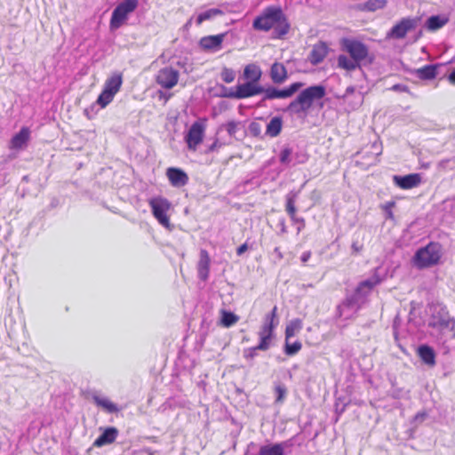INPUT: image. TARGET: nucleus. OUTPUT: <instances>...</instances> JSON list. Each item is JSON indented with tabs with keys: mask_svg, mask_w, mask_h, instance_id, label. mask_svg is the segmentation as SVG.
Instances as JSON below:
<instances>
[{
	"mask_svg": "<svg viewBox=\"0 0 455 455\" xmlns=\"http://www.w3.org/2000/svg\"><path fill=\"white\" fill-rule=\"evenodd\" d=\"M301 348V343L299 341H295L293 343H290L289 340L285 339L284 345V353L287 355H296Z\"/></svg>",
	"mask_w": 455,
	"mask_h": 455,
	"instance_id": "nucleus-37",
	"label": "nucleus"
},
{
	"mask_svg": "<svg viewBox=\"0 0 455 455\" xmlns=\"http://www.w3.org/2000/svg\"><path fill=\"white\" fill-rule=\"evenodd\" d=\"M123 84V75L121 72H114L110 77H108L105 84L103 89L116 94L121 86Z\"/></svg>",
	"mask_w": 455,
	"mask_h": 455,
	"instance_id": "nucleus-21",
	"label": "nucleus"
},
{
	"mask_svg": "<svg viewBox=\"0 0 455 455\" xmlns=\"http://www.w3.org/2000/svg\"><path fill=\"white\" fill-rule=\"evenodd\" d=\"M417 21L411 18H403L388 32V36L395 39H403L407 33L415 29Z\"/></svg>",
	"mask_w": 455,
	"mask_h": 455,
	"instance_id": "nucleus-11",
	"label": "nucleus"
},
{
	"mask_svg": "<svg viewBox=\"0 0 455 455\" xmlns=\"http://www.w3.org/2000/svg\"><path fill=\"white\" fill-rule=\"evenodd\" d=\"M269 76L274 84H283L288 78L285 66L281 62H274L270 68Z\"/></svg>",
	"mask_w": 455,
	"mask_h": 455,
	"instance_id": "nucleus-17",
	"label": "nucleus"
},
{
	"mask_svg": "<svg viewBox=\"0 0 455 455\" xmlns=\"http://www.w3.org/2000/svg\"><path fill=\"white\" fill-rule=\"evenodd\" d=\"M239 320L238 315L228 310L221 311L220 324L223 327L229 328L235 324Z\"/></svg>",
	"mask_w": 455,
	"mask_h": 455,
	"instance_id": "nucleus-29",
	"label": "nucleus"
},
{
	"mask_svg": "<svg viewBox=\"0 0 455 455\" xmlns=\"http://www.w3.org/2000/svg\"><path fill=\"white\" fill-rule=\"evenodd\" d=\"M442 257V244L437 242H430L415 252L412 262L419 269L429 268L438 265Z\"/></svg>",
	"mask_w": 455,
	"mask_h": 455,
	"instance_id": "nucleus-3",
	"label": "nucleus"
},
{
	"mask_svg": "<svg viewBox=\"0 0 455 455\" xmlns=\"http://www.w3.org/2000/svg\"><path fill=\"white\" fill-rule=\"evenodd\" d=\"M96 107H97V105H96V103H95L94 105L91 106V108H86V109L84 110V114H85V116H86L89 119H92V118L96 115V113H97V111H98V110H96V109H95V108H96Z\"/></svg>",
	"mask_w": 455,
	"mask_h": 455,
	"instance_id": "nucleus-45",
	"label": "nucleus"
},
{
	"mask_svg": "<svg viewBox=\"0 0 455 455\" xmlns=\"http://www.w3.org/2000/svg\"><path fill=\"white\" fill-rule=\"evenodd\" d=\"M307 61L313 64V50H311L307 57Z\"/></svg>",
	"mask_w": 455,
	"mask_h": 455,
	"instance_id": "nucleus-54",
	"label": "nucleus"
},
{
	"mask_svg": "<svg viewBox=\"0 0 455 455\" xmlns=\"http://www.w3.org/2000/svg\"><path fill=\"white\" fill-rule=\"evenodd\" d=\"M411 432H412V429H411V428H407V429H405V431H404V435H405V436H404V437H403L402 439H406V438L411 437Z\"/></svg>",
	"mask_w": 455,
	"mask_h": 455,
	"instance_id": "nucleus-53",
	"label": "nucleus"
},
{
	"mask_svg": "<svg viewBox=\"0 0 455 455\" xmlns=\"http://www.w3.org/2000/svg\"><path fill=\"white\" fill-rule=\"evenodd\" d=\"M243 126L242 125V123L241 122H237V121H228L227 124H224L220 126V129L224 128L227 132L228 133V135L230 137H233L235 138V140H239V139H242L244 137L245 135V132H243L242 133V136L241 138H238L237 137V133L238 132L241 130V128H243Z\"/></svg>",
	"mask_w": 455,
	"mask_h": 455,
	"instance_id": "nucleus-27",
	"label": "nucleus"
},
{
	"mask_svg": "<svg viewBox=\"0 0 455 455\" xmlns=\"http://www.w3.org/2000/svg\"><path fill=\"white\" fill-rule=\"evenodd\" d=\"M387 0H367L363 4V11L366 12H376L380 9H384L387 6Z\"/></svg>",
	"mask_w": 455,
	"mask_h": 455,
	"instance_id": "nucleus-30",
	"label": "nucleus"
},
{
	"mask_svg": "<svg viewBox=\"0 0 455 455\" xmlns=\"http://www.w3.org/2000/svg\"><path fill=\"white\" fill-rule=\"evenodd\" d=\"M211 258L209 252L205 249H201L199 253V260L196 269L197 275L201 281H207L210 273Z\"/></svg>",
	"mask_w": 455,
	"mask_h": 455,
	"instance_id": "nucleus-16",
	"label": "nucleus"
},
{
	"mask_svg": "<svg viewBox=\"0 0 455 455\" xmlns=\"http://www.w3.org/2000/svg\"><path fill=\"white\" fill-rule=\"evenodd\" d=\"M115 95L116 94L103 89L98 96L96 105L100 106V108H106L113 100Z\"/></svg>",
	"mask_w": 455,
	"mask_h": 455,
	"instance_id": "nucleus-34",
	"label": "nucleus"
},
{
	"mask_svg": "<svg viewBox=\"0 0 455 455\" xmlns=\"http://www.w3.org/2000/svg\"><path fill=\"white\" fill-rule=\"evenodd\" d=\"M51 205H52V207L56 205V204H55V200H52V202Z\"/></svg>",
	"mask_w": 455,
	"mask_h": 455,
	"instance_id": "nucleus-62",
	"label": "nucleus"
},
{
	"mask_svg": "<svg viewBox=\"0 0 455 455\" xmlns=\"http://www.w3.org/2000/svg\"><path fill=\"white\" fill-rule=\"evenodd\" d=\"M227 33L203 36L198 44L204 52H217L221 49Z\"/></svg>",
	"mask_w": 455,
	"mask_h": 455,
	"instance_id": "nucleus-13",
	"label": "nucleus"
},
{
	"mask_svg": "<svg viewBox=\"0 0 455 455\" xmlns=\"http://www.w3.org/2000/svg\"><path fill=\"white\" fill-rule=\"evenodd\" d=\"M278 226L280 227L281 233H286V227L283 219L279 220Z\"/></svg>",
	"mask_w": 455,
	"mask_h": 455,
	"instance_id": "nucleus-49",
	"label": "nucleus"
},
{
	"mask_svg": "<svg viewBox=\"0 0 455 455\" xmlns=\"http://www.w3.org/2000/svg\"><path fill=\"white\" fill-rule=\"evenodd\" d=\"M92 400L98 407L108 413H116L119 411L117 404L111 402L108 397L94 395Z\"/></svg>",
	"mask_w": 455,
	"mask_h": 455,
	"instance_id": "nucleus-22",
	"label": "nucleus"
},
{
	"mask_svg": "<svg viewBox=\"0 0 455 455\" xmlns=\"http://www.w3.org/2000/svg\"><path fill=\"white\" fill-rule=\"evenodd\" d=\"M380 282H381L380 277L378 275H375L371 278L361 282L358 284L357 291L358 292H363L365 289L368 290V291H371L376 285L379 284Z\"/></svg>",
	"mask_w": 455,
	"mask_h": 455,
	"instance_id": "nucleus-31",
	"label": "nucleus"
},
{
	"mask_svg": "<svg viewBox=\"0 0 455 455\" xmlns=\"http://www.w3.org/2000/svg\"><path fill=\"white\" fill-rule=\"evenodd\" d=\"M216 88L218 89V92L215 93L216 96L220 98H228V99H236L235 91L232 88H228L223 84H217Z\"/></svg>",
	"mask_w": 455,
	"mask_h": 455,
	"instance_id": "nucleus-36",
	"label": "nucleus"
},
{
	"mask_svg": "<svg viewBox=\"0 0 455 455\" xmlns=\"http://www.w3.org/2000/svg\"><path fill=\"white\" fill-rule=\"evenodd\" d=\"M192 20H193V17H191L186 23L185 25L183 26V28L185 30H188L192 25Z\"/></svg>",
	"mask_w": 455,
	"mask_h": 455,
	"instance_id": "nucleus-52",
	"label": "nucleus"
},
{
	"mask_svg": "<svg viewBox=\"0 0 455 455\" xmlns=\"http://www.w3.org/2000/svg\"><path fill=\"white\" fill-rule=\"evenodd\" d=\"M252 28L255 30L265 32L273 28L272 37L283 38L288 34L290 24L281 7L269 6L253 20Z\"/></svg>",
	"mask_w": 455,
	"mask_h": 455,
	"instance_id": "nucleus-1",
	"label": "nucleus"
},
{
	"mask_svg": "<svg viewBox=\"0 0 455 455\" xmlns=\"http://www.w3.org/2000/svg\"><path fill=\"white\" fill-rule=\"evenodd\" d=\"M30 137V130L28 127H22L17 133H15L10 141V148L20 149L24 148Z\"/></svg>",
	"mask_w": 455,
	"mask_h": 455,
	"instance_id": "nucleus-18",
	"label": "nucleus"
},
{
	"mask_svg": "<svg viewBox=\"0 0 455 455\" xmlns=\"http://www.w3.org/2000/svg\"><path fill=\"white\" fill-rule=\"evenodd\" d=\"M311 257V252L310 251H306L302 254L300 259L302 262H307Z\"/></svg>",
	"mask_w": 455,
	"mask_h": 455,
	"instance_id": "nucleus-50",
	"label": "nucleus"
},
{
	"mask_svg": "<svg viewBox=\"0 0 455 455\" xmlns=\"http://www.w3.org/2000/svg\"><path fill=\"white\" fill-rule=\"evenodd\" d=\"M205 385H206V383L203 380L198 383V387H204Z\"/></svg>",
	"mask_w": 455,
	"mask_h": 455,
	"instance_id": "nucleus-58",
	"label": "nucleus"
},
{
	"mask_svg": "<svg viewBox=\"0 0 455 455\" xmlns=\"http://www.w3.org/2000/svg\"><path fill=\"white\" fill-rule=\"evenodd\" d=\"M453 336H454V338H455V332H454V335H453Z\"/></svg>",
	"mask_w": 455,
	"mask_h": 455,
	"instance_id": "nucleus-63",
	"label": "nucleus"
},
{
	"mask_svg": "<svg viewBox=\"0 0 455 455\" xmlns=\"http://www.w3.org/2000/svg\"><path fill=\"white\" fill-rule=\"evenodd\" d=\"M283 127V119L281 116H275L271 118L267 124L266 135L269 137H276L280 134Z\"/></svg>",
	"mask_w": 455,
	"mask_h": 455,
	"instance_id": "nucleus-25",
	"label": "nucleus"
},
{
	"mask_svg": "<svg viewBox=\"0 0 455 455\" xmlns=\"http://www.w3.org/2000/svg\"><path fill=\"white\" fill-rule=\"evenodd\" d=\"M258 350H259V349L257 348V346L256 347H249V348H245L243 350V357L246 360H252L257 355V351Z\"/></svg>",
	"mask_w": 455,
	"mask_h": 455,
	"instance_id": "nucleus-42",
	"label": "nucleus"
},
{
	"mask_svg": "<svg viewBox=\"0 0 455 455\" xmlns=\"http://www.w3.org/2000/svg\"><path fill=\"white\" fill-rule=\"evenodd\" d=\"M393 181L401 189L408 190L417 188L421 183V175L419 173H411L404 176L395 175Z\"/></svg>",
	"mask_w": 455,
	"mask_h": 455,
	"instance_id": "nucleus-14",
	"label": "nucleus"
},
{
	"mask_svg": "<svg viewBox=\"0 0 455 455\" xmlns=\"http://www.w3.org/2000/svg\"><path fill=\"white\" fill-rule=\"evenodd\" d=\"M117 435V428H104V431L95 439L92 445L100 448L111 444L116 439Z\"/></svg>",
	"mask_w": 455,
	"mask_h": 455,
	"instance_id": "nucleus-19",
	"label": "nucleus"
},
{
	"mask_svg": "<svg viewBox=\"0 0 455 455\" xmlns=\"http://www.w3.org/2000/svg\"><path fill=\"white\" fill-rule=\"evenodd\" d=\"M274 251H275V253H277V254H278V256H279L280 258H282V254H281V251H280V250H279V248H278V247H275Z\"/></svg>",
	"mask_w": 455,
	"mask_h": 455,
	"instance_id": "nucleus-56",
	"label": "nucleus"
},
{
	"mask_svg": "<svg viewBox=\"0 0 455 455\" xmlns=\"http://www.w3.org/2000/svg\"><path fill=\"white\" fill-rule=\"evenodd\" d=\"M166 176L174 188H181L188 184V176L185 171L178 167H169L166 170Z\"/></svg>",
	"mask_w": 455,
	"mask_h": 455,
	"instance_id": "nucleus-15",
	"label": "nucleus"
},
{
	"mask_svg": "<svg viewBox=\"0 0 455 455\" xmlns=\"http://www.w3.org/2000/svg\"><path fill=\"white\" fill-rule=\"evenodd\" d=\"M204 131L205 127L203 123L196 121L192 124L184 138L189 150L196 151L197 149L204 140Z\"/></svg>",
	"mask_w": 455,
	"mask_h": 455,
	"instance_id": "nucleus-9",
	"label": "nucleus"
},
{
	"mask_svg": "<svg viewBox=\"0 0 455 455\" xmlns=\"http://www.w3.org/2000/svg\"><path fill=\"white\" fill-rule=\"evenodd\" d=\"M223 11L219 8L208 9L204 12H200L196 19V24L200 26L204 21L212 20L218 15H222Z\"/></svg>",
	"mask_w": 455,
	"mask_h": 455,
	"instance_id": "nucleus-28",
	"label": "nucleus"
},
{
	"mask_svg": "<svg viewBox=\"0 0 455 455\" xmlns=\"http://www.w3.org/2000/svg\"><path fill=\"white\" fill-rule=\"evenodd\" d=\"M325 90L323 86H315V99H321L324 96Z\"/></svg>",
	"mask_w": 455,
	"mask_h": 455,
	"instance_id": "nucleus-46",
	"label": "nucleus"
},
{
	"mask_svg": "<svg viewBox=\"0 0 455 455\" xmlns=\"http://www.w3.org/2000/svg\"><path fill=\"white\" fill-rule=\"evenodd\" d=\"M292 150L290 148H284L282 149L279 155V161L282 164L288 165L291 163V156Z\"/></svg>",
	"mask_w": 455,
	"mask_h": 455,
	"instance_id": "nucleus-39",
	"label": "nucleus"
},
{
	"mask_svg": "<svg viewBox=\"0 0 455 455\" xmlns=\"http://www.w3.org/2000/svg\"><path fill=\"white\" fill-rule=\"evenodd\" d=\"M352 249L355 252L359 253L363 249V244H359L358 242H354L352 243Z\"/></svg>",
	"mask_w": 455,
	"mask_h": 455,
	"instance_id": "nucleus-48",
	"label": "nucleus"
},
{
	"mask_svg": "<svg viewBox=\"0 0 455 455\" xmlns=\"http://www.w3.org/2000/svg\"><path fill=\"white\" fill-rule=\"evenodd\" d=\"M274 393L275 396V403H283L287 395V387L283 382H275Z\"/></svg>",
	"mask_w": 455,
	"mask_h": 455,
	"instance_id": "nucleus-35",
	"label": "nucleus"
},
{
	"mask_svg": "<svg viewBox=\"0 0 455 455\" xmlns=\"http://www.w3.org/2000/svg\"><path fill=\"white\" fill-rule=\"evenodd\" d=\"M144 451H145L146 453H148V455H153V454L155 453V451H152L150 448H147V449H145V450H144Z\"/></svg>",
	"mask_w": 455,
	"mask_h": 455,
	"instance_id": "nucleus-55",
	"label": "nucleus"
},
{
	"mask_svg": "<svg viewBox=\"0 0 455 455\" xmlns=\"http://www.w3.org/2000/svg\"><path fill=\"white\" fill-rule=\"evenodd\" d=\"M235 392H236L237 394H243V389H241V388H239V387H236V388H235Z\"/></svg>",
	"mask_w": 455,
	"mask_h": 455,
	"instance_id": "nucleus-59",
	"label": "nucleus"
},
{
	"mask_svg": "<svg viewBox=\"0 0 455 455\" xmlns=\"http://www.w3.org/2000/svg\"><path fill=\"white\" fill-rule=\"evenodd\" d=\"M302 328V322L300 319H294L291 321L285 328V339L289 340L295 335V332Z\"/></svg>",
	"mask_w": 455,
	"mask_h": 455,
	"instance_id": "nucleus-32",
	"label": "nucleus"
},
{
	"mask_svg": "<svg viewBox=\"0 0 455 455\" xmlns=\"http://www.w3.org/2000/svg\"><path fill=\"white\" fill-rule=\"evenodd\" d=\"M247 250H248V244H247V243H244L241 244L239 247H237L236 254L238 256H242Z\"/></svg>",
	"mask_w": 455,
	"mask_h": 455,
	"instance_id": "nucleus-47",
	"label": "nucleus"
},
{
	"mask_svg": "<svg viewBox=\"0 0 455 455\" xmlns=\"http://www.w3.org/2000/svg\"><path fill=\"white\" fill-rule=\"evenodd\" d=\"M303 85L304 84L301 82H295L282 89L273 85H270L267 88L263 86V92L261 93L263 94V97L259 102V106H262V102L266 100L290 98L295 94Z\"/></svg>",
	"mask_w": 455,
	"mask_h": 455,
	"instance_id": "nucleus-8",
	"label": "nucleus"
},
{
	"mask_svg": "<svg viewBox=\"0 0 455 455\" xmlns=\"http://www.w3.org/2000/svg\"><path fill=\"white\" fill-rule=\"evenodd\" d=\"M448 81L450 84L455 85V69L449 75Z\"/></svg>",
	"mask_w": 455,
	"mask_h": 455,
	"instance_id": "nucleus-51",
	"label": "nucleus"
},
{
	"mask_svg": "<svg viewBox=\"0 0 455 455\" xmlns=\"http://www.w3.org/2000/svg\"><path fill=\"white\" fill-rule=\"evenodd\" d=\"M149 205L153 216L156 219L158 223L165 228L172 230L173 226L170 222V218L167 212L171 209V202L163 196H155L149 200Z\"/></svg>",
	"mask_w": 455,
	"mask_h": 455,
	"instance_id": "nucleus-6",
	"label": "nucleus"
},
{
	"mask_svg": "<svg viewBox=\"0 0 455 455\" xmlns=\"http://www.w3.org/2000/svg\"><path fill=\"white\" fill-rule=\"evenodd\" d=\"M417 354L421 361L428 366L435 365V350L428 345H421L417 349Z\"/></svg>",
	"mask_w": 455,
	"mask_h": 455,
	"instance_id": "nucleus-20",
	"label": "nucleus"
},
{
	"mask_svg": "<svg viewBox=\"0 0 455 455\" xmlns=\"http://www.w3.org/2000/svg\"><path fill=\"white\" fill-rule=\"evenodd\" d=\"M139 6V0H124L120 2L113 10L110 21L109 29L116 31L124 25L129 18Z\"/></svg>",
	"mask_w": 455,
	"mask_h": 455,
	"instance_id": "nucleus-5",
	"label": "nucleus"
},
{
	"mask_svg": "<svg viewBox=\"0 0 455 455\" xmlns=\"http://www.w3.org/2000/svg\"><path fill=\"white\" fill-rule=\"evenodd\" d=\"M220 77L223 82L230 84L235 78V72L232 68L224 67L220 72Z\"/></svg>",
	"mask_w": 455,
	"mask_h": 455,
	"instance_id": "nucleus-38",
	"label": "nucleus"
},
{
	"mask_svg": "<svg viewBox=\"0 0 455 455\" xmlns=\"http://www.w3.org/2000/svg\"><path fill=\"white\" fill-rule=\"evenodd\" d=\"M449 19L444 16L433 15L427 20V28L430 31H435L445 26Z\"/></svg>",
	"mask_w": 455,
	"mask_h": 455,
	"instance_id": "nucleus-26",
	"label": "nucleus"
},
{
	"mask_svg": "<svg viewBox=\"0 0 455 455\" xmlns=\"http://www.w3.org/2000/svg\"><path fill=\"white\" fill-rule=\"evenodd\" d=\"M286 212L291 216V218L295 220L299 221L298 219H295V212H296V207H295V202L292 197L288 196L286 200Z\"/></svg>",
	"mask_w": 455,
	"mask_h": 455,
	"instance_id": "nucleus-40",
	"label": "nucleus"
},
{
	"mask_svg": "<svg viewBox=\"0 0 455 455\" xmlns=\"http://www.w3.org/2000/svg\"><path fill=\"white\" fill-rule=\"evenodd\" d=\"M262 76L260 68L256 64H248L243 69V77L246 82L259 83Z\"/></svg>",
	"mask_w": 455,
	"mask_h": 455,
	"instance_id": "nucleus-23",
	"label": "nucleus"
},
{
	"mask_svg": "<svg viewBox=\"0 0 455 455\" xmlns=\"http://www.w3.org/2000/svg\"><path fill=\"white\" fill-rule=\"evenodd\" d=\"M179 80V71L172 67H164L158 71L156 83L164 89L173 88Z\"/></svg>",
	"mask_w": 455,
	"mask_h": 455,
	"instance_id": "nucleus-10",
	"label": "nucleus"
},
{
	"mask_svg": "<svg viewBox=\"0 0 455 455\" xmlns=\"http://www.w3.org/2000/svg\"><path fill=\"white\" fill-rule=\"evenodd\" d=\"M263 92V86L259 83L245 82L236 85L235 95L236 99H246L252 96L261 94Z\"/></svg>",
	"mask_w": 455,
	"mask_h": 455,
	"instance_id": "nucleus-12",
	"label": "nucleus"
},
{
	"mask_svg": "<svg viewBox=\"0 0 455 455\" xmlns=\"http://www.w3.org/2000/svg\"><path fill=\"white\" fill-rule=\"evenodd\" d=\"M395 203L391 201V202H387L383 206H382V209L386 212L387 213V218L389 219V220H393L394 219V213L392 212V208L395 206Z\"/></svg>",
	"mask_w": 455,
	"mask_h": 455,
	"instance_id": "nucleus-43",
	"label": "nucleus"
},
{
	"mask_svg": "<svg viewBox=\"0 0 455 455\" xmlns=\"http://www.w3.org/2000/svg\"><path fill=\"white\" fill-rule=\"evenodd\" d=\"M341 46L342 50L347 52L350 58L346 55H339L338 57V67L339 68L347 71L355 70L360 67V63L368 57V47L358 40L343 38L341 40Z\"/></svg>",
	"mask_w": 455,
	"mask_h": 455,
	"instance_id": "nucleus-2",
	"label": "nucleus"
},
{
	"mask_svg": "<svg viewBox=\"0 0 455 455\" xmlns=\"http://www.w3.org/2000/svg\"><path fill=\"white\" fill-rule=\"evenodd\" d=\"M440 65H425L416 70L418 77L421 80H433L437 76V68Z\"/></svg>",
	"mask_w": 455,
	"mask_h": 455,
	"instance_id": "nucleus-24",
	"label": "nucleus"
},
{
	"mask_svg": "<svg viewBox=\"0 0 455 455\" xmlns=\"http://www.w3.org/2000/svg\"><path fill=\"white\" fill-rule=\"evenodd\" d=\"M253 179H250L244 181V185L252 184Z\"/></svg>",
	"mask_w": 455,
	"mask_h": 455,
	"instance_id": "nucleus-57",
	"label": "nucleus"
},
{
	"mask_svg": "<svg viewBox=\"0 0 455 455\" xmlns=\"http://www.w3.org/2000/svg\"><path fill=\"white\" fill-rule=\"evenodd\" d=\"M224 144L220 143L218 139H215L213 143H212L204 151L205 154H210L217 151L220 148H221Z\"/></svg>",
	"mask_w": 455,
	"mask_h": 455,
	"instance_id": "nucleus-44",
	"label": "nucleus"
},
{
	"mask_svg": "<svg viewBox=\"0 0 455 455\" xmlns=\"http://www.w3.org/2000/svg\"><path fill=\"white\" fill-rule=\"evenodd\" d=\"M278 323L277 307L275 306L271 312L265 315L263 324L259 331V342L257 348L260 351H267L270 347L271 341L275 337L274 330Z\"/></svg>",
	"mask_w": 455,
	"mask_h": 455,
	"instance_id": "nucleus-4",
	"label": "nucleus"
},
{
	"mask_svg": "<svg viewBox=\"0 0 455 455\" xmlns=\"http://www.w3.org/2000/svg\"><path fill=\"white\" fill-rule=\"evenodd\" d=\"M399 87H400V85H399V84H395V85L392 87V90H395H395H398V89H399Z\"/></svg>",
	"mask_w": 455,
	"mask_h": 455,
	"instance_id": "nucleus-60",
	"label": "nucleus"
},
{
	"mask_svg": "<svg viewBox=\"0 0 455 455\" xmlns=\"http://www.w3.org/2000/svg\"><path fill=\"white\" fill-rule=\"evenodd\" d=\"M249 133L253 137H261V125L258 122H251L248 126Z\"/></svg>",
	"mask_w": 455,
	"mask_h": 455,
	"instance_id": "nucleus-41",
	"label": "nucleus"
},
{
	"mask_svg": "<svg viewBox=\"0 0 455 455\" xmlns=\"http://www.w3.org/2000/svg\"><path fill=\"white\" fill-rule=\"evenodd\" d=\"M313 106V85L301 91L287 107V111L300 116Z\"/></svg>",
	"mask_w": 455,
	"mask_h": 455,
	"instance_id": "nucleus-7",
	"label": "nucleus"
},
{
	"mask_svg": "<svg viewBox=\"0 0 455 455\" xmlns=\"http://www.w3.org/2000/svg\"><path fill=\"white\" fill-rule=\"evenodd\" d=\"M22 180L28 181V175L23 176Z\"/></svg>",
	"mask_w": 455,
	"mask_h": 455,
	"instance_id": "nucleus-61",
	"label": "nucleus"
},
{
	"mask_svg": "<svg viewBox=\"0 0 455 455\" xmlns=\"http://www.w3.org/2000/svg\"><path fill=\"white\" fill-rule=\"evenodd\" d=\"M329 48L325 43L319 42L315 44V64L322 61L328 54Z\"/></svg>",
	"mask_w": 455,
	"mask_h": 455,
	"instance_id": "nucleus-33",
	"label": "nucleus"
}]
</instances>
